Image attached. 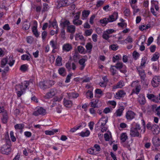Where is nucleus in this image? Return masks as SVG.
<instances>
[{
  "label": "nucleus",
  "mask_w": 160,
  "mask_h": 160,
  "mask_svg": "<svg viewBox=\"0 0 160 160\" xmlns=\"http://www.w3.org/2000/svg\"><path fill=\"white\" fill-rule=\"evenodd\" d=\"M160 78L159 76H155L152 79V86L154 87H158L160 83Z\"/></svg>",
  "instance_id": "1a4fd4ad"
},
{
  "label": "nucleus",
  "mask_w": 160,
  "mask_h": 160,
  "mask_svg": "<svg viewBox=\"0 0 160 160\" xmlns=\"http://www.w3.org/2000/svg\"><path fill=\"white\" fill-rule=\"evenodd\" d=\"M62 59L61 57L58 56L55 61V65L60 66L62 65Z\"/></svg>",
  "instance_id": "a878e982"
},
{
  "label": "nucleus",
  "mask_w": 160,
  "mask_h": 160,
  "mask_svg": "<svg viewBox=\"0 0 160 160\" xmlns=\"http://www.w3.org/2000/svg\"><path fill=\"white\" fill-rule=\"evenodd\" d=\"M46 113V110L44 108L41 107L37 109L32 113V115L37 116L39 115H45Z\"/></svg>",
  "instance_id": "0eeeda50"
},
{
  "label": "nucleus",
  "mask_w": 160,
  "mask_h": 160,
  "mask_svg": "<svg viewBox=\"0 0 160 160\" xmlns=\"http://www.w3.org/2000/svg\"><path fill=\"white\" fill-rule=\"evenodd\" d=\"M133 4H130L131 6L132 9L134 10L133 13L134 14H135V13L138 12L139 11V9H136L137 7L134 5H133Z\"/></svg>",
  "instance_id": "bf43d9fd"
},
{
  "label": "nucleus",
  "mask_w": 160,
  "mask_h": 160,
  "mask_svg": "<svg viewBox=\"0 0 160 160\" xmlns=\"http://www.w3.org/2000/svg\"><path fill=\"white\" fill-rule=\"evenodd\" d=\"M123 110L122 108L118 109L115 113V115L116 117H118L121 116Z\"/></svg>",
  "instance_id": "c03bdc74"
},
{
  "label": "nucleus",
  "mask_w": 160,
  "mask_h": 160,
  "mask_svg": "<svg viewBox=\"0 0 160 160\" xmlns=\"http://www.w3.org/2000/svg\"><path fill=\"white\" fill-rule=\"evenodd\" d=\"M81 126H79L77 127H75L74 128H71L70 130V132H75L76 130L79 129Z\"/></svg>",
  "instance_id": "338daca9"
},
{
  "label": "nucleus",
  "mask_w": 160,
  "mask_h": 160,
  "mask_svg": "<svg viewBox=\"0 0 160 160\" xmlns=\"http://www.w3.org/2000/svg\"><path fill=\"white\" fill-rule=\"evenodd\" d=\"M152 132L154 134H158L159 133L160 128L157 125L155 124L152 127Z\"/></svg>",
  "instance_id": "dca6fc26"
},
{
  "label": "nucleus",
  "mask_w": 160,
  "mask_h": 160,
  "mask_svg": "<svg viewBox=\"0 0 160 160\" xmlns=\"http://www.w3.org/2000/svg\"><path fill=\"white\" fill-rule=\"evenodd\" d=\"M73 23L77 26L81 25L82 23V21L79 19H73L72 21Z\"/></svg>",
  "instance_id": "79ce46f5"
},
{
  "label": "nucleus",
  "mask_w": 160,
  "mask_h": 160,
  "mask_svg": "<svg viewBox=\"0 0 160 160\" xmlns=\"http://www.w3.org/2000/svg\"><path fill=\"white\" fill-rule=\"evenodd\" d=\"M50 45L52 47L55 49L58 48V45L57 42L56 41L53 40H51L50 42Z\"/></svg>",
  "instance_id": "f704fd0d"
},
{
  "label": "nucleus",
  "mask_w": 160,
  "mask_h": 160,
  "mask_svg": "<svg viewBox=\"0 0 160 160\" xmlns=\"http://www.w3.org/2000/svg\"><path fill=\"white\" fill-rule=\"evenodd\" d=\"M126 93L123 90H120L116 93V98H117L120 99L121 98L123 97L126 95Z\"/></svg>",
  "instance_id": "412c9836"
},
{
  "label": "nucleus",
  "mask_w": 160,
  "mask_h": 160,
  "mask_svg": "<svg viewBox=\"0 0 160 160\" xmlns=\"http://www.w3.org/2000/svg\"><path fill=\"white\" fill-rule=\"evenodd\" d=\"M92 32V29L87 30H86L85 32L84 35L86 36H89L91 35Z\"/></svg>",
  "instance_id": "6e6d98bb"
},
{
  "label": "nucleus",
  "mask_w": 160,
  "mask_h": 160,
  "mask_svg": "<svg viewBox=\"0 0 160 160\" xmlns=\"http://www.w3.org/2000/svg\"><path fill=\"white\" fill-rule=\"evenodd\" d=\"M63 102L64 106L67 107H71L72 106V102L71 100L64 99Z\"/></svg>",
  "instance_id": "cd10ccee"
},
{
  "label": "nucleus",
  "mask_w": 160,
  "mask_h": 160,
  "mask_svg": "<svg viewBox=\"0 0 160 160\" xmlns=\"http://www.w3.org/2000/svg\"><path fill=\"white\" fill-rule=\"evenodd\" d=\"M143 131L140 125L138 123L134 122L130 130V135L132 137H141V133Z\"/></svg>",
  "instance_id": "f257e3e1"
},
{
  "label": "nucleus",
  "mask_w": 160,
  "mask_h": 160,
  "mask_svg": "<svg viewBox=\"0 0 160 160\" xmlns=\"http://www.w3.org/2000/svg\"><path fill=\"white\" fill-rule=\"evenodd\" d=\"M54 83L53 81L47 80L40 82L39 85L41 88L44 90L50 88Z\"/></svg>",
  "instance_id": "20e7f679"
},
{
  "label": "nucleus",
  "mask_w": 160,
  "mask_h": 160,
  "mask_svg": "<svg viewBox=\"0 0 160 160\" xmlns=\"http://www.w3.org/2000/svg\"><path fill=\"white\" fill-rule=\"evenodd\" d=\"M24 125L23 124H17L14 126V128L16 129H21L23 128Z\"/></svg>",
  "instance_id": "de8ad7c7"
},
{
  "label": "nucleus",
  "mask_w": 160,
  "mask_h": 160,
  "mask_svg": "<svg viewBox=\"0 0 160 160\" xmlns=\"http://www.w3.org/2000/svg\"><path fill=\"white\" fill-rule=\"evenodd\" d=\"M33 38L31 36H28L26 38L27 42L28 43L31 44L33 41Z\"/></svg>",
  "instance_id": "8fccbe9b"
},
{
  "label": "nucleus",
  "mask_w": 160,
  "mask_h": 160,
  "mask_svg": "<svg viewBox=\"0 0 160 160\" xmlns=\"http://www.w3.org/2000/svg\"><path fill=\"white\" fill-rule=\"evenodd\" d=\"M116 68L115 66H111L110 68V72L113 76L114 75L117 73V71L116 70Z\"/></svg>",
  "instance_id": "37998d69"
},
{
  "label": "nucleus",
  "mask_w": 160,
  "mask_h": 160,
  "mask_svg": "<svg viewBox=\"0 0 160 160\" xmlns=\"http://www.w3.org/2000/svg\"><path fill=\"white\" fill-rule=\"evenodd\" d=\"M87 61V60L85 58H82L80 59L78 61V63L80 65L79 67V69L81 70H82L84 69L86 64L85 62Z\"/></svg>",
  "instance_id": "ddd939ff"
},
{
  "label": "nucleus",
  "mask_w": 160,
  "mask_h": 160,
  "mask_svg": "<svg viewBox=\"0 0 160 160\" xmlns=\"http://www.w3.org/2000/svg\"><path fill=\"white\" fill-rule=\"evenodd\" d=\"M138 82L139 81L138 80L134 81L132 82L131 85L132 87H134V85H136L135 92L137 94H138L140 92L141 88V86L140 85H138Z\"/></svg>",
  "instance_id": "9b49d317"
},
{
  "label": "nucleus",
  "mask_w": 160,
  "mask_h": 160,
  "mask_svg": "<svg viewBox=\"0 0 160 160\" xmlns=\"http://www.w3.org/2000/svg\"><path fill=\"white\" fill-rule=\"evenodd\" d=\"M49 22L54 28L56 29V32H57V31L58 32V24L56 20H54L52 22L49 21Z\"/></svg>",
  "instance_id": "72a5a7b5"
},
{
  "label": "nucleus",
  "mask_w": 160,
  "mask_h": 160,
  "mask_svg": "<svg viewBox=\"0 0 160 160\" xmlns=\"http://www.w3.org/2000/svg\"><path fill=\"white\" fill-rule=\"evenodd\" d=\"M21 59L22 60H27L28 61L30 60V58L29 56L27 54H24L22 55L21 57Z\"/></svg>",
  "instance_id": "e2e57ef3"
},
{
  "label": "nucleus",
  "mask_w": 160,
  "mask_h": 160,
  "mask_svg": "<svg viewBox=\"0 0 160 160\" xmlns=\"http://www.w3.org/2000/svg\"><path fill=\"white\" fill-rule=\"evenodd\" d=\"M50 7L46 3H44L43 4L42 8L41 10L42 13L45 12H47L49 9Z\"/></svg>",
  "instance_id": "c756f323"
},
{
  "label": "nucleus",
  "mask_w": 160,
  "mask_h": 160,
  "mask_svg": "<svg viewBox=\"0 0 160 160\" xmlns=\"http://www.w3.org/2000/svg\"><path fill=\"white\" fill-rule=\"evenodd\" d=\"M102 37L103 38L106 40H108L110 37V36L107 33L104 32L102 34Z\"/></svg>",
  "instance_id": "052dcab7"
},
{
  "label": "nucleus",
  "mask_w": 160,
  "mask_h": 160,
  "mask_svg": "<svg viewBox=\"0 0 160 160\" xmlns=\"http://www.w3.org/2000/svg\"><path fill=\"white\" fill-rule=\"evenodd\" d=\"M72 48V45L69 43H66L63 45L62 47V50L66 52H69Z\"/></svg>",
  "instance_id": "aec40b11"
},
{
  "label": "nucleus",
  "mask_w": 160,
  "mask_h": 160,
  "mask_svg": "<svg viewBox=\"0 0 160 160\" xmlns=\"http://www.w3.org/2000/svg\"><path fill=\"white\" fill-rule=\"evenodd\" d=\"M108 20H109L108 18H104L102 19H101L100 20V22L101 23L104 24V25H105L107 23L109 22Z\"/></svg>",
  "instance_id": "09e8293b"
},
{
  "label": "nucleus",
  "mask_w": 160,
  "mask_h": 160,
  "mask_svg": "<svg viewBox=\"0 0 160 160\" xmlns=\"http://www.w3.org/2000/svg\"><path fill=\"white\" fill-rule=\"evenodd\" d=\"M86 95L87 98L89 97L90 98H92L93 97L92 92L89 90L87 92Z\"/></svg>",
  "instance_id": "864d4df0"
},
{
  "label": "nucleus",
  "mask_w": 160,
  "mask_h": 160,
  "mask_svg": "<svg viewBox=\"0 0 160 160\" xmlns=\"http://www.w3.org/2000/svg\"><path fill=\"white\" fill-rule=\"evenodd\" d=\"M11 141L9 139L6 141V144L3 145L1 148V152L3 154L8 155L11 152Z\"/></svg>",
  "instance_id": "7ed1b4c3"
},
{
  "label": "nucleus",
  "mask_w": 160,
  "mask_h": 160,
  "mask_svg": "<svg viewBox=\"0 0 160 160\" xmlns=\"http://www.w3.org/2000/svg\"><path fill=\"white\" fill-rule=\"evenodd\" d=\"M10 135L12 141L13 142L15 141L16 140V139L15 137L14 136V133L13 132H10Z\"/></svg>",
  "instance_id": "0e129e2a"
},
{
  "label": "nucleus",
  "mask_w": 160,
  "mask_h": 160,
  "mask_svg": "<svg viewBox=\"0 0 160 160\" xmlns=\"http://www.w3.org/2000/svg\"><path fill=\"white\" fill-rule=\"evenodd\" d=\"M57 92L55 88H52L49 91L47 92L44 98L46 99H49L52 98L56 95Z\"/></svg>",
  "instance_id": "6e6552de"
},
{
  "label": "nucleus",
  "mask_w": 160,
  "mask_h": 160,
  "mask_svg": "<svg viewBox=\"0 0 160 160\" xmlns=\"http://www.w3.org/2000/svg\"><path fill=\"white\" fill-rule=\"evenodd\" d=\"M65 69L64 68H60L58 70V71L59 74L62 76H64L65 72Z\"/></svg>",
  "instance_id": "a18cd8bd"
},
{
  "label": "nucleus",
  "mask_w": 160,
  "mask_h": 160,
  "mask_svg": "<svg viewBox=\"0 0 160 160\" xmlns=\"http://www.w3.org/2000/svg\"><path fill=\"white\" fill-rule=\"evenodd\" d=\"M137 69L140 77L141 83L143 86H147L148 84V82L146 79V74L144 70L141 67H137Z\"/></svg>",
  "instance_id": "f03ea898"
},
{
  "label": "nucleus",
  "mask_w": 160,
  "mask_h": 160,
  "mask_svg": "<svg viewBox=\"0 0 160 160\" xmlns=\"http://www.w3.org/2000/svg\"><path fill=\"white\" fill-rule=\"evenodd\" d=\"M128 137L126 133H122L120 135V139L122 142H124L128 139Z\"/></svg>",
  "instance_id": "7c9ffc66"
},
{
  "label": "nucleus",
  "mask_w": 160,
  "mask_h": 160,
  "mask_svg": "<svg viewBox=\"0 0 160 160\" xmlns=\"http://www.w3.org/2000/svg\"><path fill=\"white\" fill-rule=\"evenodd\" d=\"M115 66L116 69H119L121 72L125 74L127 72L126 67L122 62H117Z\"/></svg>",
  "instance_id": "423d86ee"
},
{
  "label": "nucleus",
  "mask_w": 160,
  "mask_h": 160,
  "mask_svg": "<svg viewBox=\"0 0 160 160\" xmlns=\"http://www.w3.org/2000/svg\"><path fill=\"white\" fill-rule=\"evenodd\" d=\"M28 69V66L25 64H23L21 66L20 69L23 72L26 71Z\"/></svg>",
  "instance_id": "13d9d810"
},
{
  "label": "nucleus",
  "mask_w": 160,
  "mask_h": 160,
  "mask_svg": "<svg viewBox=\"0 0 160 160\" xmlns=\"http://www.w3.org/2000/svg\"><path fill=\"white\" fill-rule=\"evenodd\" d=\"M90 133L89 131L87 130L86 132H82L81 133H79V135L82 137H88V136Z\"/></svg>",
  "instance_id": "4c0bfd02"
},
{
  "label": "nucleus",
  "mask_w": 160,
  "mask_h": 160,
  "mask_svg": "<svg viewBox=\"0 0 160 160\" xmlns=\"http://www.w3.org/2000/svg\"><path fill=\"white\" fill-rule=\"evenodd\" d=\"M108 119L107 118H101L99 120V122L97 123L96 125H98V123H99V122H100L101 123V125L100 126V128H103V127H105V125H106V123L108 122Z\"/></svg>",
  "instance_id": "2eb2a0df"
},
{
  "label": "nucleus",
  "mask_w": 160,
  "mask_h": 160,
  "mask_svg": "<svg viewBox=\"0 0 160 160\" xmlns=\"http://www.w3.org/2000/svg\"><path fill=\"white\" fill-rule=\"evenodd\" d=\"M70 24V23L69 21L65 19L60 23V26L63 28H65L66 27H67V28L69 26Z\"/></svg>",
  "instance_id": "a211bd4d"
},
{
  "label": "nucleus",
  "mask_w": 160,
  "mask_h": 160,
  "mask_svg": "<svg viewBox=\"0 0 160 160\" xmlns=\"http://www.w3.org/2000/svg\"><path fill=\"white\" fill-rule=\"evenodd\" d=\"M118 47L117 44H112L110 46L109 48L113 51H116L118 49Z\"/></svg>",
  "instance_id": "3c124183"
},
{
  "label": "nucleus",
  "mask_w": 160,
  "mask_h": 160,
  "mask_svg": "<svg viewBox=\"0 0 160 160\" xmlns=\"http://www.w3.org/2000/svg\"><path fill=\"white\" fill-rule=\"evenodd\" d=\"M152 111L155 112H157V114L159 116L160 112V106H158L157 108L156 104H154L151 106Z\"/></svg>",
  "instance_id": "5701e85b"
},
{
  "label": "nucleus",
  "mask_w": 160,
  "mask_h": 160,
  "mask_svg": "<svg viewBox=\"0 0 160 160\" xmlns=\"http://www.w3.org/2000/svg\"><path fill=\"white\" fill-rule=\"evenodd\" d=\"M146 60L147 58L146 57H143L142 59L141 65L140 67L142 68V67L144 66L146 62Z\"/></svg>",
  "instance_id": "603ef678"
},
{
  "label": "nucleus",
  "mask_w": 160,
  "mask_h": 160,
  "mask_svg": "<svg viewBox=\"0 0 160 160\" xmlns=\"http://www.w3.org/2000/svg\"><path fill=\"white\" fill-rule=\"evenodd\" d=\"M69 99L76 98L79 96L78 93L75 92H69L67 93Z\"/></svg>",
  "instance_id": "bb28decb"
},
{
  "label": "nucleus",
  "mask_w": 160,
  "mask_h": 160,
  "mask_svg": "<svg viewBox=\"0 0 160 160\" xmlns=\"http://www.w3.org/2000/svg\"><path fill=\"white\" fill-rule=\"evenodd\" d=\"M30 26L31 24L30 23H28L26 22L23 23L22 26V29L24 30H27L30 28Z\"/></svg>",
  "instance_id": "e433bc0d"
},
{
  "label": "nucleus",
  "mask_w": 160,
  "mask_h": 160,
  "mask_svg": "<svg viewBox=\"0 0 160 160\" xmlns=\"http://www.w3.org/2000/svg\"><path fill=\"white\" fill-rule=\"evenodd\" d=\"M124 83L122 80H120L116 84L112 86V89H113L118 88H122L124 86Z\"/></svg>",
  "instance_id": "f3484780"
},
{
  "label": "nucleus",
  "mask_w": 160,
  "mask_h": 160,
  "mask_svg": "<svg viewBox=\"0 0 160 160\" xmlns=\"http://www.w3.org/2000/svg\"><path fill=\"white\" fill-rule=\"evenodd\" d=\"M2 122L4 123H7L8 119V113L2 114Z\"/></svg>",
  "instance_id": "2f4dec72"
},
{
  "label": "nucleus",
  "mask_w": 160,
  "mask_h": 160,
  "mask_svg": "<svg viewBox=\"0 0 160 160\" xmlns=\"http://www.w3.org/2000/svg\"><path fill=\"white\" fill-rule=\"evenodd\" d=\"M76 31V27L73 25H69L68 27L67 31L68 32L73 34Z\"/></svg>",
  "instance_id": "4be33fe9"
},
{
  "label": "nucleus",
  "mask_w": 160,
  "mask_h": 160,
  "mask_svg": "<svg viewBox=\"0 0 160 160\" xmlns=\"http://www.w3.org/2000/svg\"><path fill=\"white\" fill-rule=\"evenodd\" d=\"M118 18V13L117 12H114L112 14L110 15L108 18L109 22H112L116 21Z\"/></svg>",
  "instance_id": "f8f14e48"
},
{
  "label": "nucleus",
  "mask_w": 160,
  "mask_h": 160,
  "mask_svg": "<svg viewBox=\"0 0 160 160\" xmlns=\"http://www.w3.org/2000/svg\"><path fill=\"white\" fill-rule=\"evenodd\" d=\"M90 13V12L88 10H84L82 11V19L84 20L87 18L89 15Z\"/></svg>",
  "instance_id": "473e14b6"
},
{
  "label": "nucleus",
  "mask_w": 160,
  "mask_h": 160,
  "mask_svg": "<svg viewBox=\"0 0 160 160\" xmlns=\"http://www.w3.org/2000/svg\"><path fill=\"white\" fill-rule=\"evenodd\" d=\"M48 33L46 31H43L42 33V38L43 40H44L47 35Z\"/></svg>",
  "instance_id": "69168bd1"
},
{
  "label": "nucleus",
  "mask_w": 160,
  "mask_h": 160,
  "mask_svg": "<svg viewBox=\"0 0 160 160\" xmlns=\"http://www.w3.org/2000/svg\"><path fill=\"white\" fill-rule=\"evenodd\" d=\"M95 108L92 107L90 108L89 111L91 114L93 115V116H95L96 115V112L95 109Z\"/></svg>",
  "instance_id": "4d7b16f0"
},
{
  "label": "nucleus",
  "mask_w": 160,
  "mask_h": 160,
  "mask_svg": "<svg viewBox=\"0 0 160 160\" xmlns=\"http://www.w3.org/2000/svg\"><path fill=\"white\" fill-rule=\"evenodd\" d=\"M80 58V55L78 53H75L73 56V60L75 62H77Z\"/></svg>",
  "instance_id": "a19ab883"
},
{
  "label": "nucleus",
  "mask_w": 160,
  "mask_h": 160,
  "mask_svg": "<svg viewBox=\"0 0 160 160\" xmlns=\"http://www.w3.org/2000/svg\"><path fill=\"white\" fill-rule=\"evenodd\" d=\"M18 87L21 89L20 91H17V92L18 97H19L24 93V91L25 90V89L23 88L22 85H18Z\"/></svg>",
  "instance_id": "393cba45"
},
{
  "label": "nucleus",
  "mask_w": 160,
  "mask_h": 160,
  "mask_svg": "<svg viewBox=\"0 0 160 160\" xmlns=\"http://www.w3.org/2000/svg\"><path fill=\"white\" fill-rule=\"evenodd\" d=\"M78 52L81 53H82L84 50V48L81 46H78Z\"/></svg>",
  "instance_id": "774afa93"
},
{
  "label": "nucleus",
  "mask_w": 160,
  "mask_h": 160,
  "mask_svg": "<svg viewBox=\"0 0 160 160\" xmlns=\"http://www.w3.org/2000/svg\"><path fill=\"white\" fill-rule=\"evenodd\" d=\"M92 101L90 102V104H91V106L93 108L98 107L97 104L99 100L98 99H93L92 100Z\"/></svg>",
  "instance_id": "c85d7f7f"
},
{
  "label": "nucleus",
  "mask_w": 160,
  "mask_h": 160,
  "mask_svg": "<svg viewBox=\"0 0 160 160\" xmlns=\"http://www.w3.org/2000/svg\"><path fill=\"white\" fill-rule=\"evenodd\" d=\"M152 143L153 145L156 147H159L160 145V141L159 138L157 137H154L152 139Z\"/></svg>",
  "instance_id": "6ab92c4d"
},
{
  "label": "nucleus",
  "mask_w": 160,
  "mask_h": 160,
  "mask_svg": "<svg viewBox=\"0 0 160 160\" xmlns=\"http://www.w3.org/2000/svg\"><path fill=\"white\" fill-rule=\"evenodd\" d=\"M95 92L96 94L100 95V96H102L103 95L102 91L99 89H96L95 90Z\"/></svg>",
  "instance_id": "680f3d73"
},
{
  "label": "nucleus",
  "mask_w": 160,
  "mask_h": 160,
  "mask_svg": "<svg viewBox=\"0 0 160 160\" xmlns=\"http://www.w3.org/2000/svg\"><path fill=\"white\" fill-rule=\"evenodd\" d=\"M159 57V54L158 53L156 52L153 56L151 58V60L152 61H156L158 60Z\"/></svg>",
  "instance_id": "ea45409f"
},
{
  "label": "nucleus",
  "mask_w": 160,
  "mask_h": 160,
  "mask_svg": "<svg viewBox=\"0 0 160 160\" xmlns=\"http://www.w3.org/2000/svg\"><path fill=\"white\" fill-rule=\"evenodd\" d=\"M73 0H65L58 1V4L57 5V8L58 9L62 7H65L70 5L71 3H73Z\"/></svg>",
  "instance_id": "39448f33"
},
{
  "label": "nucleus",
  "mask_w": 160,
  "mask_h": 160,
  "mask_svg": "<svg viewBox=\"0 0 160 160\" xmlns=\"http://www.w3.org/2000/svg\"><path fill=\"white\" fill-rule=\"evenodd\" d=\"M34 26L32 28V31L33 34L36 37H38L39 36V34L37 30L38 24L37 22L36 21H33Z\"/></svg>",
  "instance_id": "9d476101"
},
{
  "label": "nucleus",
  "mask_w": 160,
  "mask_h": 160,
  "mask_svg": "<svg viewBox=\"0 0 160 160\" xmlns=\"http://www.w3.org/2000/svg\"><path fill=\"white\" fill-rule=\"evenodd\" d=\"M8 62L7 58H3L1 61V66L2 68H4Z\"/></svg>",
  "instance_id": "58836bf2"
},
{
  "label": "nucleus",
  "mask_w": 160,
  "mask_h": 160,
  "mask_svg": "<svg viewBox=\"0 0 160 160\" xmlns=\"http://www.w3.org/2000/svg\"><path fill=\"white\" fill-rule=\"evenodd\" d=\"M150 27L148 26L145 25H142L139 26V29L141 31H143L144 30H146L148 29Z\"/></svg>",
  "instance_id": "5fc2aeb1"
},
{
  "label": "nucleus",
  "mask_w": 160,
  "mask_h": 160,
  "mask_svg": "<svg viewBox=\"0 0 160 160\" xmlns=\"http://www.w3.org/2000/svg\"><path fill=\"white\" fill-rule=\"evenodd\" d=\"M75 38L77 41L84 40V37L80 33L76 34Z\"/></svg>",
  "instance_id": "c9c22d12"
},
{
  "label": "nucleus",
  "mask_w": 160,
  "mask_h": 160,
  "mask_svg": "<svg viewBox=\"0 0 160 160\" xmlns=\"http://www.w3.org/2000/svg\"><path fill=\"white\" fill-rule=\"evenodd\" d=\"M86 48L88 51L90 52L92 48V45L91 43L88 42L86 45Z\"/></svg>",
  "instance_id": "49530a36"
},
{
  "label": "nucleus",
  "mask_w": 160,
  "mask_h": 160,
  "mask_svg": "<svg viewBox=\"0 0 160 160\" xmlns=\"http://www.w3.org/2000/svg\"><path fill=\"white\" fill-rule=\"evenodd\" d=\"M135 113L131 111H128L126 114V118L128 119L131 120L135 118Z\"/></svg>",
  "instance_id": "4468645a"
},
{
  "label": "nucleus",
  "mask_w": 160,
  "mask_h": 160,
  "mask_svg": "<svg viewBox=\"0 0 160 160\" xmlns=\"http://www.w3.org/2000/svg\"><path fill=\"white\" fill-rule=\"evenodd\" d=\"M139 103L142 105H144L146 103V100L144 96L142 95H140L138 99Z\"/></svg>",
  "instance_id": "b1692460"
}]
</instances>
